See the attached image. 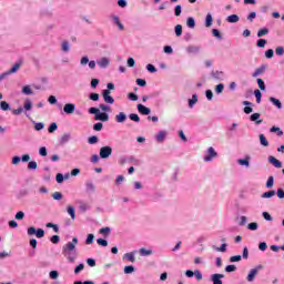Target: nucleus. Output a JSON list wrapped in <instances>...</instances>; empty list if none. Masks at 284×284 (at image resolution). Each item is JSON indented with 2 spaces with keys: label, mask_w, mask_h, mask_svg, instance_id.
Returning a JSON list of instances; mask_svg holds the SVG:
<instances>
[{
  "label": "nucleus",
  "mask_w": 284,
  "mask_h": 284,
  "mask_svg": "<svg viewBox=\"0 0 284 284\" xmlns=\"http://www.w3.org/2000/svg\"><path fill=\"white\" fill-rule=\"evenodd\" d=\"M79 244V239L73 237L72 242H68L63 247H62V254L64 256H68L69 263H74V257H72V254H77V245Z\"/></svg>",
  "instance_id": "1"
},
{
  "label": "nucleus",
  "mask_w": 284,
  "mask_h": 284,
  "mask_svg": "<svg viewBox=\"0 0 284 284\" xmlns=\"http://www.w3.org/2000/svg\"><path fill=\"white\" fill-rule=\"evenodd\" d=\"M88 112L89 114H94L95 121H102L103 123L110 121V114H108L106 112H101L99 108L91 106L89 108Z\"/></svg>",
  "instance_id": "2"
},
{
  "label": "nucleus",
  "mask_w": 284,
  "mask_h": 284,
  "mask_svg": "<svg viewBox=\"0 0 284 284\" xmlns=\"http://www.w3.org/2000/svg\"><path fill=\"white\" fill-rule=\"evenodd\" d=\"M21 65H23V60L20 59L18 60L12 67L11 69H9L7 72L1 74V79H4L6 77L10 75V74H17V72H19V70H21Z\"/></svg>",
  "instance_id": "3"
},
{
  "label": "nucleus",
  "mask_w": 284,
  "mask_h": 284,
  "mask_svg": "<svg viewBox=\"0 0 284 284\" xmlns=\"http://www.w3.org/2000/svg\"><path fill=\"white\" fill-rule=\"evenodd\" d=\"M29 236H37V239H43L45 236V231L43 229H37L34 226H30L27 230Z\"/></svg>",
  "instance_id": "4"
},
{
  "label": "nucleus",
  "mask_w": 284,
  "mask_h": 284,
  "mask_svg": "<svg viewBox=\"0 0 284 284\" xmlns=\"http://www.w3.org/2000/svg\"><path fill=\"white\" fill-rule=\"evenodd\" d=\"M261 270H263V265L258 264L257 266H255L254 268H252L250 271V273L246 276V281L248 283H254V278H256V276L258 275V272H261Z\"/></svg>",
  "instance_id": "5"
},
{
  "label": "nucleus",
  "mask_w": 284,
  "mask_h": 284,
  "mask_svg": "<svg viewBox=\"0 0 284 284\" xmlns=\"http://www.w3.org/2000/svg\"><path fill=\"white\" fill-rule=\"evenodd\" d=\"M110 156H112V146H102L100 149V159H110Z\"/></svg>",
  "instance_id": "6"
},
{
  "label": "nucleus",
  "mask_w": 284,
  "mask_h": 284,
  "mask_svg": "<svg viewBox=\"0 0 284 284\" xmlns=\"http://www.w3.org/2000/svg\"><path fill=\"white\" fill-rule=\"evenodd\" d=\"M221 278H225V275L224 274H221V273H214L210 276V281L213 283V284H223V280Z\"/></svg>",
  "instance_id": "7"
},
{
  "label": "nucleus",
  "mask_w": 284,
  "mask_h": 284,
  "mask_svg": "<svg viewBox=\"0 0 284 284\" xmlns=\"http://www.w3.org/2000/svg\"><path fill=\"white\" fill-rule=\"evenodd\" d=\"M207 154L206 156H204V161L206 163H210V161H212L213 159H216V156H219V153L215 152L214 148L210 146L207 149Z\"/></svg>",
  "instance_id": "8"
},
{
  "label": "nucleus",
  "mask_w": 284,
  "mask_h": 284,
  "mask_svg": "<svg viewBox=\"0 0 284 284\" xmlns=\"http://www.w3.org/2000/svg\"><path fill=\"white\" fill-rule=\"evenodd\" d=\"M75 110H77V104L74 103H65L63 106L64 114H74Z\"/></svg>",
  "instance_id": "9"
},
{
  "label": "nucleus",
  "mask_w": 284,
  "mask_h": 284,
  "mask_svg": "<svg viewBox=\"0 0 284 284\" xmlns=\"http://www.w3.org/2000/svg\"><path fill=\"white\" fill-rule=\"evenodd\" d=\"M110 94H111L110 90L102 91V97L104 99V102L112 105V103H114V98H112V95H110Z\"/></svg>",
  "instance_id": "10"
},
{
  "label": "nucleus",
  "mask_w": 284,
  "mask_h": 284,
  "mask_svg": "<svg viewBox=\"0 0 284 284\" xmlns=\"http://www.w3.org/2000/svg\"><path fill=\"white\" fill-rule=\"evenodd\" d=\"M138 112L140 114H143L144 116H149V114H151L152 110H150V108L143 105V104H138Z\"/></svg>",
  "instance_id": "11"
},
{
  "label": "nucleus",
  "mask_w": 284,
  "mask_h": 284,
  "mask_svg": "<svg viewBox=\"0 0 284 284\" xmlns=\"http://www.w3.org/2000/svg\"><path fill=\"white\" fill-rule=\"evenodd\" d=\"M268 163L277 169L283 168V162H281L278 159H275L274 155L268 156Z\"/></svg>",
  "instance_id": "12"
},
{
  "label": "nucleus",
  "mask_w": 284,
  "mask_h": 284,
  "mask_svg": "<svg viewBox=\"0 0 284 284\" xmlns=\"http://www.w3.org/2000/svg\"><path fill=\"white\" fill-rule=\"evenodd\" d=\"M250 121L255 123V125H261L263 123V120H261V113H253L250 115Z\"/></svg>",
  "instance_id": "13"
},
{
  "label": "nucleus",
  "mask_w": 284,
  "mask_h": 284,
  "mask_svg": "<svg viewBox=\"0 0 284 284\" xmlns=\"http://www.w3.org/2000/svg\"><path fill=\"white\" fill-rule=\"evenodd\" d=\"M166 136H168V131H159V133L155 135V141L158 143H163Z\"/></svg>",
  "instance_id": "14"
},
{
  "label": "nucleus",
  "mask_w": 284,
  "mask_h": 284,
  "mask_svg": "<svg viewBox=\"0 0 284 284\" xmlns=\"http://www.w3.org/2000/svg\"><path fill=\"white\" fill-rule=\"evenodd\" d=\"M99 68L105 69L108 65H110V59L103 57L100 60L97 61Z\"/></svg>",
  "instance_id": "15"
},
{
  "label": "nucleus",
  "mask_w": 284,
  "mask_h": 284,
  "mask_svg": "<svg viewBox=\"0 0 284 284\" xmlns=\"http://www.w3.org/2000/svg\"><path fill=\"white\" fill-rule=\"evenodd\" d=\"M268 101H271V103L273 105H275V108H277V110H283V103L281 102V100L274 98V97H270Z\"/></svg>",
  "instance_id": "16"
},
{
  "label": "nucleus",
  "mask_w": 284,
  "mask_h": 284,
  "mask_svg": "<svg viewBox=\"0 0 284 284\" xmlns=\"http://www.w3.org/2000/svg\"><path fill=\"white\" fill-rule=\"evenodd\" d=\"M111 19L114 26H118L119 30H125V27L123 26V23H121V19H119V16H111Z\"/></svg>",
  "instance_id": "17"
},
{
  "label": "nucleus",
  "mask_w": 284,
  "mask_h": 284,
  "mask_svg": "<svg viewBox=\"0 0 284 284\" xmlns=\"http://www.w3.org/2000/svg\"><path fill=\"white\" fill-rule=\"evenodd\" d=\"M186 52L189 54H199L201 52V47H197V45H189L186 48Z\"/></svg>",
  "instance_id": "18"
},
{
  "label": "nucleus",
  "mask_w": 284,
  "mask_h": 284,
  "mask_svg": "<svg viewBox=\"0 0 284 284\" xmlns=\"http://www.w3.org/2000/svg\"><path fill=\"white\" fill-rule=\"evenodd\" d=\"M251 159H252V156L246 155L245 159H239L237 163H239V165H243L244 168H250Z\"/></svg>",
  "instance_id": "19"
},
{
  "label": "nucleus",
  "mask_w": 284,
  "mask_h": 284,
  "mask_svg": "<svg viewBox=\"0 0 284 284\" xmlns=\"http://www.w3.org/2000/svg\"><path fill=\"white\" fill-rule=\"evenodd\" d=\"M265 70H267V65L262 64L260 68H257L253 73L252 77L256 78L258 74H265Z\"/></svg>",
  "instance_id": "20"
},
{
  "label": "nucleus",
  "mask_w": 284,
  "mask_h": 284,
  "mask_svg": "<svg viewBox=\"0 0 284 284\" xmlns=\"http://www.w3.org/2000/svg\"><path fill=\"white\" fill-rule=\"evenodd\" d=\"M116 123H125L128 121V115L124 112H120L115 115Z\"/></svg>",
  "instance_id": "21"
},
{
  "label": "nucleus",
  "mask_w": 284,
  "mask_h": 284,
  "mask_svg": "<svg viewBox=\"0 0 284 284\" xmlns=\"http://www.w3.org/2000/svg\"><path fill=\"white\" fill-rule=\"evenodd\" d=\"M196 103H199V95L196 93H194L192 95V99H189V108H194V105H196Z\"/></svg>",
  "instance_id": "22"
},
{
  "label": "nucleus",
  "mask_w": 284,
  "mask_h": 284,
  "mask_svg": "<svg viewBox=\"0 0 284 284\" xmlns=\"http://www.w3.org/2000/svg\"><path fill=\"white\" fill-rule=\"evenodd\" d=\"M258 138H260V143L263 148H267L270 145V141H267V138H265V134L261 133Z\"/></svg>",
  "instance_id": "23"
},
{
  "label": "nucleus",
  "mask_w": 284,
  "mask_h": 284,
  "mask_svg": "<svg viewBox=\"0 0 284 284\" xmlns=\"http://www.w3.org/2000/svg\"><path fill=\"white\" fill-rule=\"evenodd\" d=\"M241 18L237 14H231L226 18L227 23H239Z\"/></svg>",
  "instance_id": "24"
},
{
  "label": "nucleus",
  "mask_w": 284,
  "mask_h": 284,
  "mask_svg": "<svg viewBox=\"0 0 284 284\" xmlns=\"http://www.w3.org/2000/svg\"><path fill=\"white\" fill-rule=\"evenodd\" d=\"M211 77H213V79L221 80L225 77V73L223 71H212Z\"/></svg>",
  "instance_id": "25"
},
{
  "label": "nucleus",
  "mask_w": 284,
  "mask_h": 284,
  "mask_svg": "<svg viewBox=\"0 0 284 284\" xmlns=\"http://www.w3.org/2000/svg\"><path fill=\"white\" fill-rule=\"evenodd\" d=\"M186 26L193 30V28H196V20L193 17H189L186 19Z\"/></svg>",
  "instance_id": "26"
},
{
  "label": "nucleus",
  "mask_w": 284,
  "mask_h": 284,
  "mask_svg": "<svg viewBox=\"0 0 284 284\" xmlns=\"http://www.w3.org/2000/svg\"><path fill=\"white\" fill-rule=\"evenodd\" d=\"M213 21L212 13H207L205 18V28H212Z\"/></svg>",
  "instance_id": "27"
},
{
  "label": "nucleus",
  "mask_w": 284,
  "mask_h": 284,
  "mask_svg": "<svg viewBox=\"0 0 284 284\" xmlns=\"http://www.w3.org/2000/svg\"><path fill=\"white\" fill-rule=\"evenodd\" d=\"M67 212L71 216L72 221H74L77 219V213L74 211V206H68Z\"/></svg>",
  "instance_id": "28"
},
{
  "label": "nucleus",
  "mask_w": 284,
  "mask_h": 284,
  "mask_svg": "<svg viewBox=\"0 0 284 284\" xmlns=\"http://www.w3.org/2000/svg\"><path fill=\"white\" fill-rule=\"evenodd\" d=\"M213 250H215V252H227V243H223L220 247H217L216 245H213Z\"/></svg>",
  "instance_id": "29"
},
{
  "label": "nucleus",
  "mask_w": 284,
  "mask_h": 284,
  "mask_svg": "<svg viewBox=\"0 0 284 284\" xmlns=\"http://www.w3.org/2000/svg\"><path fill=\"white\" fill-rule=\"evenodd\" d=\"M266 34H270V29H267V27H264L257 31L258 39H261V37H265Z\"/></svg>",
  "instance_id": "30"
},
{
  "label": "nucleus",
  "mask_w": 284,
  "mask_h": 284,
  "mask_svg": "<svg viewBox=\"0 0 284 284\" xmlns=\"http://www.w3.org/2000/svg\"><path fill=\"white\" fill-rule=\"evenodd\" d=\"M22 94H26L27 97H30V95L34 94V92L32 91L30 85H24L22 88Z\"/></svg>",
  "instance_id": "31"
},
{
  "label": "nucleus",
  "mask_w": 284,
  "mask_h": 284,
  "mask_svg": "<svg viewBox=\"0 0 284 284\" xmlns=\"http://www.w3.org/2000/svg\"><path fill=\"white\" fill-rule=\"evenodd\" d=\"M88 143H89V145H97V143H99V136H97V135L89 136Z\"/></svg>",
  "instance_id": "32"
},
{
  "label": "nucleus",
  "mask_w": 284,
  "mask_h": 284,
  "mask_svg": "<svg viewBox=\"0 0 284 284\" xmlns=\"http://www.w3.org/2000/svg\"><path fill=\"white\" fill-rule=\"evenodd\" d=\"M275 195H276V191L271 190V191L264 192L262 194V199H272V196H275Z\"/></svg>",
  "instance_id": "33"
},
{
  "label": "nucleus",
  "mask_w": 284,
  "mask_h": 284,
  "mask_svg": "<svg viewBox=\"0 0 284 284\" xmlns=\"http://www.w3.org/2000/svg\"><path fill=\"white\" fill-rule=\"evenodd\" d=\"M129 119L130 121H134V123H141V118L136 113H130Z\"/></svg>",
  "instance_id": "34"
},
{
  "label": "nucleus",
  "mask_w": 284,
  "mask_h": 284,
  "mask_svg": "<svg viewBox=\"0 0 284 284\" xmlns=\"http://www.w3.org/2000/svg\"><path fill=\"white\" fill-rule=\"evenodd\" d=\"M30 192L28 191V189H21L19 192H18V195H17V199H23L26 196H28Z\"/></svg>",
  "instance_id": "35"
},
{
  "label": "nucleus",
  "mask_w": 284,
  "mask_h": 284,
  "mask_svg": "<svg viewBox=\"0 0 284 284\" xmlns=\"http://www.w3.org/2000/svg\"><path fill=\"white\" fill-rule=\"evenodd\" d=\"M57 130H59V125L55 122L51 123L48 128L49 134L57 132Z\"/></svg>",
  "instance_id": "36"
},
{
  "label": "nucleus",
  "mask_w": 284,
  "mask_h": 284,
  "mask_svg": "<svg viewBox=\"0 0 284 284\" xmlns=\"http://www.w3.org/2000/svg\"><path fill=\"white\" fill-rule=\"evenodd\" d=\"M247 230H250L251 232H256V230H258V223H256V222L248 223Z\"/></svg>",
  "instance_id": "37"
},
{
  "label": "nucleus",
  "mask_w": 284,
  "mask_h": 284,
  "mask_svg": "<svg viewBox=\"0 0 284 284\" xmlns=\"http://www.w3.org/2000/svg\"><path fill=\"white\" fill-rule=\"evenodd\" d=\"M212 34H213V37H215V39H219L220 41H222L223 34L221 33V31L219 29H212Z\"/></svg>",
  "instance_id": "38"
},
{
  "label": "nucleus",
  "mask_w": 284,
  "mask_h": 284,
  "mask_svg": "<svg viewBox=\"0 0 284 284\" xmlns=\"http://www.w3.org/2000/svg\"><path fill=\"white\" fill-rule=\"evenodd\" d=\"M47 227L53 230V232H55V234H59V225L52 223V222H49L45 224Z\"/></svg>",
  "instance_id": "39"
},
{
  "label": "nucleus",
  "mask_w": 284,
  "mask_h": 284,
  "mask_svg": "<svg viewBox=\"0 0 284 284\" xmlns=\"http://www.w3.org/2000/svg\"><path fill=\"white\" fill-rule=\"evenodd\" d=\"M152 253V250H146L145 247L140 248V256H150Z\"/></svg>",
  "instance_id": "40"
},
{
  "label": "nucleus",
  "mask_w": 284,
  "mask_h": 284,
  "mask_svg": "<svg viewBox=\"0 0 284 284\" xmlns=\"http://www.w3.org/2000/svg\"><path fill=\"white\" fill-rule=\"evenodd\" d=\"M110 232H112V230L110 229V226H105L100 229L99 233L103 234L104 236H110Z\"/></svg>",
  "instance_id": "41"
},
{
  "label": "nucleus",
  "mask_w": 284,
  "mask_h": 284,
  "mask_svg": "<svg viewBox=\"0 0 284 284\" xmlns=\"http://www.w3.org/2000/svg\"><path fill=\"white\" fill-rule=\"evenodd\" d=\"M23 109L28 112L30 110H32V101H30V98H27L24 101V106Z\"/></svg>",
  "instance_id": "42"
},
{
  "label": "nucleus",
  "mask_w": 284,
  "mask_h": 284,
  "mask_svg": "<svg viewBox=\"0 0 284 284\" xmlns=\"http://www.w3.org/2000/svg\"><path fill=\"white\" fill-rule=\"evenodd\" d=\"M266 187H267V190H272V187H274V176L273 175L268 176V179L266 181Z\"/></svg>",
  "instance_id": "43"
},
{
  "label": "nucleus",
  "mask_w": 284,
  "mask_h": 284,
  "mask_svg": "<svg viewBox=\"0 0 284 284\" xmlns=\"http://www.w3.org/2000/svg\"><path fill=\"white\" fill-rule=\"evenodd\" d=\"M254 97L256 99V103H261V99H263V93L261 92V90L256 89L254 91Z\"/></svg>",
  "instance_id": "44"
},
{
  "label": "nucleus",
  "mask_w": 284,
  "mask_h": 284,
  "mask_svg": "<svg viewBox=\"0 0 284 284\" xmlns=\"http://www.w3.org/2000/svg\"><path fill=\"white\" fill-rule=\"evenodd\" d=\"M175 36L181 37L183 34V26L176 24L174 28Z\"/></svg>",
  "instance_id": "45"
},
{
  "label": "nucleus",
  "mask_w": 284,
  "mask_h": 284,
  "mask_svg": "<svg viewBox=\"0 0 284 284\" xmlns=\"http://www.w3.org/2000/svg\"><path fill=\"white\" fill-rule=\"evenodd\" d=\"M182 12H183V7L181 4H178L174 7L175 17H181Z\"/></svg>",
  "instance_id": "46"
},
{
  "label": "nucleus",
  "mask_w": 284,
  "mask_h": 284,
  "mask_svg": "<svg viewBox=\"0 0 284 284\" xmlns=\"http://www.w3.org/2000/svg\"><path fill=\"white\" fill-rule=\"evenodd\" d=\"M223 90H225V84L220 83V84L215 85L216 94H223Z\"/></svg>",
  "instance_id": "47"
},
{
  "label": "nucleus",
  "mask_w": 284,
  "mask_h": 284,
  "mask_svg": "<svg viewBox=\"0 0 284 284\" xmlns=\"http://www.w3.org/2000/svg\"><path fill=\"white\" fill-rule=\"evenodd\" d=\"M14 219L16 221H23V219H26V213L23 211H19L16 213Z\"/></svg>",
  "instance_id": "48"
},
{
  "label": "nucleus",
  "mask_w": 284,
  "mask_h": 284,
  "mask_svg": "<svg viewBox=\"0 0 284 284\" xmlns=\"http://www.w3.org/2000/svg\"><path fill=\"white\" fill-rule=\"evenodd\" d=\"M236 270V265L234 264H230V265H226L224 271L227 273V274H232V272H234Z\"/></svg>",
  "instance_id": "49"
},
{
  "label": "nucleus",
  "mask_w": 284,
  "mask_h": 284,
  "mask_svg": "<svg viewBox=\"0 0 284 284\" xmlns=\"http://www.w3.org/2000/svg\"><path fill=\"white\" fill-rule=\"evenodd\" d=\"M93 243H94V234L90 233L87 236L85 244L87 245H92Z\"/></svg>",
  "instance_id": "50"
},
{
  "label": "nucleus",
  "mask_w": 284,
  "mask_h": 284,
  "mask_svg": "<svg viewBox=\"0 0 284 284\" xmlns=\"http://www.w3.org/2000/svg\"><path fill=\"white\" fill-rule=\"evenodd\" d=\"M135 267L132 265L124 266V274H133L135 272Z\"/></svg>",
  "instance_id": "51"
},
{
  "label": "nucleus",
  "mask_w": 284,
  "mask_h": 284,
  "mask_svg": "<svg viewBox=\"0 0 284 284\" xmlns=\"http://www.w3.org/2000/svg\"><path fill=\"white\" fill-rule=\"evenodd\" d=\"M265 45H267V40H265V39H258V40L256 41V47H257V48H265Z\"/></svg>",
  "instance_id": "52"
},
{
  "label": "nucleus",
  "mask_w": 284,
  "mask_h": 284,
  "mask_svg": "<svg viewBox=\"0 0 284 284\" xmlns=\"http://www.w3.org/2000/svg\"><path fill=\"white\" fill-rule=\"evenodd\" d=\"M97 243H98V245H100L101 247H108V240H105V239L99 237V239L97 240Z\"/></svg>",
  "instance_id": "53"
},
{
  "label": "nucleus",
  "mask_w": 284,
  "mask_h": 284,
  "mask_svg": "<svg viewBox=\"0 0 284 284\" xmlns=\"http://www.w3.org/2000/svg\"><path fill=\"white\" fill-rule=\"evenodd\" d=\"M257 85H258L260 90L265 92L266 87H265V81H263V79H261V78L257 79Z\"/></svg>",
  "instance_id": "54"
},
{
  "label": "nucleus",
  "mask_w": 284,
  "mask_h": 284,
  "mask_svg": "<svg viewBox=\"0 0 284 284\" xmlns=\"http://www.w3.org/2000/svg\"><path fill=\"white\" fill-rule=\"evenodd\" d=\"M124 258H128L130 263H134L136 261V257H134V253L124 254Z\"/></svg>",
  "instance_id": "55"
},
{
  "label": "nucleus",
  "mask_w": 284,
  "mask_h": 284,
  "mask_svg": "<svg viewBox=\"0 0 284 284\" xmlns=\"http://www.w3.org/2000/svg\"><path fill=\"white\" fill-rule=\"evenodd\" d=\"M93 130L94 132H101V130H103V123L97 122L95 124H93Z\"/></svg>",
  "instance_id": "56"
},
{
  "label": "nucleus",
  "mask_w": 284,
  "mask_h": 284,
  "mask_svg": "<svg viewBox=\"0 0 284 284\" xmlns=\"http://www.w3.org/2000/svg\"><path fill=\"white\" fill-rule=\"evenodd\" d=\"M43 128H45V124H44L43 122H37V123L34 124V130H36L37 132H41V130H43Z\"/></svg>",
  "instance_id": "57"
},
{
  "label": "nucleus",
  "mask_w": 284,
  "mask_h": 284,
  "mask_svg": "<svg viewBox=\"0 0 284 284\" xmlns=\"http://www.w3.org/2000/svg\"><path fill=\"white\" fill-rule=\"evenodd\" d=\"M89 99L90 101H99V99H101V95H99V93L92 92L89 94Z\"/></svg>",
  "instance_id": "58"
},
{
  "label": "nucleus",
  "mask_w": 284,
  "mask_h": 284,
  "mask_svg": "<svg viewBox=\"0 0 284 284\" xmlns=\"http://www.w3.org/2000/svg\"><path fill=\"white\" fill-rule=\"evenodd\" d=\"M49 276L52 281H57L59 278V271H51Z\"/></svg>",
  "instance_id": "59"
},
{
  "label": "nucleus",
  "mask_w": 284,
  "mask_h": 284,
  "mask_svg": "<svg viewBox=\"0 0 284 284\" xmlns=\"http://www.w3.org/2000/svg\"><path fill=\"white\" fill-rule=\"evenodd\" d=\"M50 241H51V243H53V245H57L61 241V237L59 235H52L50 237Z\"/></svg>",
  "instance_id": "60"
},
{
  "label": "nucleus",
  "mask_w": 284,
  "mask_h": 284,
  "mask_svg": "<svg viewBox=\"0 0 284 284\" xmlns=\"http://www.w3.org/2000/svg\"><path fill=\"white\" fill-rule=\"evenodd\" d=\"M99 83H101V80L94 78V79L91 80V84H90V85H91V88L94 90V89H97V87L99 85Z\"/></svg>",
  "instance_id": "61"
},
{
  "label": "nucleus",
  "mask_w": 284,
  "mask_h": 284,
  "mask_svg": "<svg viewBox=\"0 0 284 284\" xmlns=\"http://www.w3.org/2000/svg\"><path fill=\"white\" fill-rule=\"evenodd\" d=\"M37 168H38L37 161H30L28 163V170H37Z\"/></svg>",
  "instance_id": "62"
},
{
  "label": "nucleus",
  "mask_w": 284,
  "mask_h": 284,
  "mask_svg": "<svg viewBox=\"0 0 284 284\" xmlns=\"http://www.w3.org/2000/svg\"><path fill=\"white\" fill-rule=\"evenodd\" d=\"M70 141V133H64L60 140V143H68Z\"/></svg>",
  "instance_id": "63"
},
{
  "label": "nucleus",
  "mask_w": 284,
  "mask_h": 284,
  "mask_svg": "<svg viewBox=\"0 0 284 284\" xmlns=\"http://www.w3.org/2000/svg\"><path fill=\"white\" fill-rule=\"evenodd\" d=\"M276 194H277V199H284V190L283 189H277Z\"/></svg>",
  "instance_id": "64"
}]
</instances>
